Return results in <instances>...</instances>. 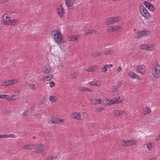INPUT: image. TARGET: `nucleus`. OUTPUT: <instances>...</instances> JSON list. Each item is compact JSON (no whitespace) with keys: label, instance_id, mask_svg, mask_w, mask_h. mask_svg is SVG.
<instances>
[{"label":"nucleus","instance_id":"48","mask_svg":"<svg viewBox=\"0 0 160 160\" xmlns=\"http://www.w3.org/2000/svg\"><path fill=\"white\" fill-rule=\"evenodd\" d=\"M104 110V108H100L96 109L97 112H100Z\"/></svg>","mask_w":160,"mask_h":160},{"label":"nucleus","instance_id":"20","mask_svg":"<svg viewBox=\"0 0 160 160\" xmlns=\"http://www.w3.org/2000/svg\"><path fill=\"white\" fill-rule=\"evenodd\" d=\"M96 68L95 66H92L87 68L85 71L87 72H93L96 70Z\"/></svg>","mask_w":160,"mask_h":160},{"label":"nucleus","instance_id":"14","mask_svg":"<svg viewBox=\"0 0 160 160\" xmlns=\"http://www.w3.org/2000/svg\"><path fill=\"white\" fill-rule=\"evenodd\" d=\"M113 113L115 116H118L123 114L124 111L122 110H114Z\"/></svg>","mask_w":160,"mask_h":160},{"label":"nucleus","instance_id":"45","mask_svg":"<svg viewBox=\"0 0 160 160\" xmlns=\"http://www.w3.org/2000/svg\"><path fill=\"white\" fill-rule=\"evenodd\" d=\"M107 67L106 65L102 68V72H105L107 71Z\"/></svg>","mask_w":160,"mask_h":160},{"label":"nucleus","instance_id":"18","mask_svg":"<svg viewBox=\"0 0 160 160\" xmlns=\"http://www.w3.org/2000/svg\"><path fill=\"white\" fill-rule=\"evenodd\" d=\"M121 84V83L119 82L116 86H113L112 89V91L114 92H117L118 91V89L120 87Z\"/></svg>","mask_w":160,"mask_h":160},{"label":"nucleus","instance_id":"24","mask_svg":"<svg viewBox=\"0 0 160 160\" xmlns=\"http://www.w3.org/2000/svg\"><path fill=\"white\" fill-rule=\"evenodd\" d=\"M155 49V46L154 45H148V50L152 51Z\"/></svg>","mask_w":160,"mask_h":160},{"label":"nucleus","instance_id":"10","mask_svg":"<svg viewBox=\"0 0 160 160\" xmlns=\"http://www.w3.org/2000/svg\"><path fill=\"white\" fill-rule=\"evenodd\" d=\"M147 32L145 31H140L137 32L138 34L137 39L140 38L142 37L145 36L147 34Z\"/></svg>","mask_w":160,"mask_h":160},{"label":"nucleus","instance_id":"39","mask_svg":"<svg viewBox=\"0 0 160 160\" xmlns=\"http://www.w3.org/2000/svg\"><path fill=\"white\" fill-rule=\"evenodd\" d=\"M128 145H132L134 144V143L133 142V141L132 140H128L127 141Z\"/></svg>","mask_w":160,"mask_h":160},{"label":"nucleus","instance_id":"37","mask_svg":"<svg viewBox=\"0 0 160 160\" xmlns=\"http://www.w3.org/2000/svg\"><path fill=\"white\" fill-rule=\"evenodd\" d=\"M57 157L56 156H50L47 158V160H52L53 159H56Z\"/></svg>","mask_w":160,"mask_h":160},{"label":"nucleus","instance_id":"38","mask_svg":"<svg viewBox=\"0 0 160 160\" xmlns=\"http://www.w3.org/2000/svg\"><path fill=\"white\" fill-rule=\"evenodd\" d=\"M7 138L9 137V138H15L16 137V136L14 134H10L9 135L7 134Z\"/></svg>","mask_w":160,"mask_h":160},{"label":"nucleus","instance_id":"25","mask_svg":"<svg viewBox=\"0 0 160 160\" xmlns=\"http://www.w3.org/2000/svg\"><path fill=\"white\" fill-rule=\"evenodd\" d=\"M96 30L94 29L89 30L88 31H86L85 33V34L86 35L91 34L93 32H96Z\"/></svg>","mask_w":160,"mask_h":160},{"label":"nucleus","instance_id":"12","mask_svg":"<svg viewBox=\"0 0 160 160\" xmlns=\"http://www.w3.org/2000/svg\"><path fill=\"white\" fill-rule=\"evenodd\" d=\"M143 67L144 66L143 65L139 66L136 69L137 72L141 74H143V72L144 71V69H143Z\"/></svg>","mask_w":160,"mask_h":160},{"label":"nucleus","instance_id":"35","mask_svg":"<svg viewBox=\"0 0 160 160\" xmlns=\"http://www.w3.org/2000/svg\"><path fill=\"white\" fill-rule=\"evenodd\" d=\"M35 152H37V153H42V152H44L45 153V149H42L41 150H36L35 151Z\"/></svg>","mask_w":160,"mask_h":160},{"label":"nucleus","instance_id":"29","mask_svg":"<svg viewBox=\"0 0 160 160\" xmlns=\"http://www.w3.org/2000/svg\"><path fill=\"white\" fill-rule=\"evenodd\" d=\"M93 102L95 104H98L101 103V99H95L93 100Z\"/></svg>","mask_w":160,"mask_h":160},{"label":"nucleus","instance_id":"50","mask_svg":"<svg viewBox=\"0 0 160 160\" xmlns=\"http://www.w3.org/2000/svg\"><path fill=\"white\" fill-rule=\"evenodd\" d=\"M7 81V82H8L7 84L8 86H9L11 85L12 84V80H8Z\"/></svg>","mask_w":160,"mask_h":160},{"label":"nucleus","instance_id":"42","mask_svg":"<svg viewBox=\"0 0 160 160\" xmlns=\"http://www.w3.org/2000/svg\"><path fill=\"white\" fill-rule=\"evenodd\" d=\"M53 75H50L48 76H46L47 78V81L49 80L52 79V78Z\"/></svg>","mask_w":160,"mask_h":160},{"label":"nucleus","instance_id":"57","mask_svg":"<svg viewBox=\"0 0 160 160\" xmlns=\"http://www.w3.org/2000/svg\"><path fill=\"white\" fill-rule=\"evenodd\" d=\"M122 68L121 67H119L118 69V72L121 71L122 70Z\"/></svg>","mask_w":160,"mask_h":160},{"label":"nucleus","instance_id":"2","mask_svg":"<svg viewBox=\"0 0 160 160\" xmlns=\"http://www.w3.org/2000/svg\"><path fill=\"white\" fill-rule=\"evenodd\" d=\"M152 72L154 77L158 78L160 77V65L158 62L156 61L152 64Z\"/></svg>","mask_w":160,"mask_h":160},{"label":"nucleus","instance_id":"3","mask_svg":"<svg viewBox=\"0 0 160 160\" xmlns=\"http://www.w3.org/2000/svg\"><path fill=\"white\" fill-rule=\"evenodd\" d=\"M123 100L122 98H121V97L120 96L118 97L115 98L112 100H107L106 101V104L109 105L115 103H120L122 102Z\"/></svg>","mask_w":160,"mask_h":160},{"label":"nucleus","instance_id":"43","mask_svg":"<svg viewBox=\"0 0 160 160\" xmlns=\"http://www.w3.org/2000/svg\"><path fill=\"white\" fill-rule=\"evenodd\" d=\"M30 88L32 90H34L35 89V85L34 84H31L30 85Z\"/></svg>","mask_w":160,"mask_h":160},{"label":"nucleus","instance_id":"31","mask_svg":"<svg viewBox=\"0 0 160 160\" xmlns=\"http://www.w3.org/2000/svg\"><path fill=\"white\" fill-rule=\"evenodd\" d=\"M22 148L24 149H31V146L30 145H23L22 146Z\"/></svg>","mask_w":160,"mask_h":160},{"label":"nucleus","instance_id":"49","mask_svg":"<svg viewBox=\"0 0 160 160\" xmlns=\"http://www.w3.org/2000/svg\"><path fill=\"white\" fill-rule=\"evenodd\" d=\"M7 84V81H4L2 82V85L3 86H8V85Z\"/></svg>","mask_w":160,"mask_h":160},{"label":"nucleus","instance_id":"15","mask_svg":"<svg viewBox=\"0 0 160 160\" xmlns=\"http://www.w3.org/2000/svg\"><path fill=\"white\" fill-rule=\"evenodd\" d=\"M151 111V109L149 107H146L145 109H144L143 113L145 115L148 114Z\"/></svg>","mask_w":160,"mask_h":160},{"label":"nucleus","instance_id":"60","mask_svg":"<svg viewBox=\"0 0 160 160\" xmlns=\"http://www.w3.org/2000/svg\"><path fill=\"white\" fill-rule=\"evenodd\" d=\"M31 147H32L33 148L36 149V148H35V147H36V144L32 145H31Z\"/></svg>","mask_w":160,"mask_h":160},{"label":"nucleus","instance_id":"11","mask_svg":"<svg viewBox=\"0 0 160 160\" xmlns=\"http://www.w3.org/2000/svg\"><path fill=\"white\" fill-rule=\"evenodd\" d=\"M51 71V68L48 65H46L43 67V72L46 74L49 73Z\"/></svg>","mask_w":160,"mask_h":160},{"label":"nucleus","instance_id":"22","mask_svg":"<svg viewBox=\"0 0 160 160\" xmlns=\"http://www.w3.org/2000/svg\"><path fill=\"white\" fill-rule=\"evenodd\" d=\"M45 145L44 144L37 143L36 144V149L41 148L45 147Z\"/></svg>","mask_w":160,"mask_h":160},{"label":"nucleus","instance_id":"32","mask_svg":"<svg viewBox=\"0 0 160 160\" xmlns=\"http://www.w3.org/2000/svg\"><path fill=\"white\" fill-rule=\"evenodd\" d=\"M15 96H11L9 98H8V97H7V100L8 101H10L15 100Z\"/></svg>","mask_w":160,"mask_h":160},{"label":"nucleus","instance_id":"6","mask_svg":"<svg viewBox=\"0 0 160 160\" xmlns=\"http://www.w3.org/2000/svg\"><path fill=\"white\" fill-rule=\"evenodd\" d=\"M57 13L58 15L61 18H62L64 17L65 13L64 9L62 5H60L58 7L57 9Z\"/></svg>","mask_w":160,"mask_h":160},{"label":"nucleus","instance_id":"61","mask_svg":"<svg viewBox=\"0 0 160 160\" xmlns=\"http://www.w3.org/2000/svg\"><path fill=\"white\" fill-rule=\"evenodd\" d=\"M36 138V137L35 136H33V139H35Z\"/></svg>","mask_w":160,"mask_h":160},{"label":"nucleus","instance_id":"5","mask_svg":"<svg viewBox=\"0 0 160 160\" xmlns=\"http://www.w3.org/2000/svg\"><path fill=\"white\" fill-rule=\"evenodd\" d=\"M140 12L141 14L146 18L148 19L150 16L147 9L143 6H141L140 8Z\"/></svg>","mask_w":160,"mask_h":160},{"label":"nucleus","instance_id":"40","mask_svg":"<svg viewBox=\"0 0 160 160\" xmlns=\"http://www.w3.org/2000/svg\"><path fill=\"white\" fill-rule=\"evenodd\" d=\"M147 148L149 150H151L152 148V144L150 143H149L146 145Z\"/></svg>","mask_w":160,"mask_h":160},{"label":"nucleus","instance_id":"16","mask_svg":"<svg viewBox=\"0 0 160 160\" xmlns=\"http://www.w3.org/2000/svg\"><path fill=\"white\" fill-rule=\"evenodd\" d=\"M65 2L68 8L70 9V8L73 5L72 2L71 0H65Z\"/></svg>","mask_w":160,"mask_h":160},{"label":"nucleus","instance_id":"33","mask_svg":"<svg viewBox=\"0 0 160 160\" xmlns=\"http://www.w3.org/2000/svg\"><path fill=\"white\" fill-rule=\"evenodd\" d=\"M97 81H95V83L93 81H92V82H89L88 83L89 85H92V86L96 85L97 86H98V85L97 83Z\"/></svg>","mask_w":160,"mask_h":160},{"label":"nucleus","instance_id":"7","mask_svg":"<svg viewBox=\"0 0 160 160\" xmlns=\"http://www.w3.org/2000/svg\"><path fill=\"white\" fill-rule=\"evenodd\" d=\"M83 114L84 113L80 114L77 112H74L71 114V116L73 118L82 120L84 118Z\"/></svg>","mask_w":160,"mask_h":160},{"label":"nucleus","instance_id":"19","mask_svg":"<svg viewBox=\"0 0 160 160\" xmlns=\"http://www.w3.org/2000/svg\"><path fill=\"white\" fill-rule=\"evenodd\" d=\"M78 76V73L77 72H75L74 73L69 75L68 77V78L70 79H72L76 78Z\"/></svg>","mask_w":160,"mask_h":160},{"label":"nucleus","instance_id":"44","mask_svg":"<svg viewBox=\"0 0 160 160\" xmlns=\"http://www.w3.org/2000/svg\"><path fill=\"white\" fill-rule=\"evenodd\" d=\"M34 117L40 119L41 118V115L39 114H36L34 115Z\"/></svg>","mask_w":160,"mask_h":160},{"label":"nucleus","instance_id":"9","mask_svg":"<svg viewBox=\"0 0 160 160\" xmlns=\"http://www.w3.org/2000/svg\"><path fill=\"white\" fill-rule=\"evenodd\" d=\"M121 28L120 26H111L109 27L107 31L109 32H112L116 31L120 29Z\"/></svg>","mask_w":160,"mask_h":160},{"label":"nucleus","instance_id":"30","mask_svg":"<svg viewBox=\"0 0 160 160\" xmlns=\"http://www.w3.org/2000/svg\"><path fill=\"white\" fill-rule=\"evenodd\" d=\"M120 144L123 147L127 146H128L127 141H122V142H121Z\"/></svg>","mask_w":160,"mask_h":160},{"label":"nucleus","instance_id":"13","mask_svg":"<svg viewBox=\"0 0 160 160\" xmlns=\"http://www.w3.org/2000/svg\"><path fill=\"white\" fill-rule=\"evenodd\" d=\"M128 75L132 78H134L138 79L139 78L137 74L133 72H130L129 73H128Z\"/></svg>","mask_w":160,"mask_h":160},{"label":"nucleus","instance_id":"62","mask_svg":"<svg viewBox=\"0 0 160 160\" xmlns=\"http://www.w3.org/2000/svg\"><path fill=\"white\" fill-rule=\"evenodd\" d=\"M156 158H155V159H156Z\"/></svg>","mask_w":160,"mask_h":160},{"label":"nucleus","instance_id":"53","mask_svg":"<svg viewBox=\"0 0 160 160\" xmlns=\"http://www.w3.org/2000/svg\"><path fill=\"white\" fill-rule=\"evenodd\" d=\"M50 85L51 87H52L54 86L55 83L53 82H50Z\"/></svg>","mask_w":160,"mask_h":160},{"label":"nucleus","instance_id":"56","mask_svg":"<svg viewBox=\"0 0 160 160\" xmlns=\"http://www.w3.org/2000/svg\"><path fill=\"white\" fill-rule=\"evenodd\" d=\"M55 121L56 122H58L57 123H59L60 122L62 121V120H59V119L58 118H55Z\"/></svg>","mask_w":160,"mask_h":160},{"label":"nucleus","instance_id":"27","mask_svg":"<svg viewBox=\"0 0 160 160\" xmlns=\"http://www.w3.org/2000/svg\"><path fill=\"white\" fill-rule=\"evenodd\" d=\"M140 48L144 50H148V45H141L139 46Z\"/></svg>","mask_w":160,"mask_h":160},{"label":"nucleus","instance_id":"26","mask_svg":"<svg viewBox=\"0 0 160 160\" xmlns=\"http://www.w3.org/2000/svg\"><path fill=\"white\" fill-rule=\"evenodd\" d=\"M69 41H76L77 40V38L75 36H71L69 38H68Z\"/></svg>","mask_w":160,"mask_h":160},{"label":"nucleus","instance_id":"1","mask_svg":"<svg viewBox=\"0 0 160 160\" xmlns=\"http://www.w3.org/2000/svg\"><path fill=\"white\" fill-rule=\"evenodd\" d=\"M51 35L55 42L58 44H60L62 42V35L60 30H54L52 31Z\"/></svg>","mask_w":160,"mask_h":160},{"label":"nucleus","instance_id":"52","mask_svg":"<svg viewBox=\"0 0 160 160\" xmlns=\"http://www.w3.org/2000/svg\"><path fill=\"white\" fill-rule=\"evenodd\" d=\"M7 134L0 135V138H7Z\"/></svg>","mask_w":160,"mask_h":160},{"label":"nucleus","instance_id":"51","mask_svg":"<svg viewBox=\"0 0 160 160\" xmlns=\"http://www.w3.org/2000/svg\"><path fill=\"white\" fill-rule=\"evenodd\" d=\"M55 120H56L55 118H53V119H52L50 120V121L52 123H57L58 122H56Z\"/></svg>","mask_w":160,"mask_h":160},{"label":"nucleus","instance_id":"47","mask_svg":"<svg viewBox=\"0 0 160 160\" xmlns=\"http://www.w3.org/2000/svg\"><path fill=\"white\" fill-rule=\"evenodd\" d=\"M28 110H26L22 114L24 116H26L28 115Z\"/></svg>","mask_w":160,"mask_h":160},{"label":"nucleus","instance_id":"21","mask_svg":"<svg viewBox=\"0 0 160 160\" xmlns=\"http://www.w3.org/2000/svg\"><path fill=\"white\" fill-rule=\"evenodd\" d=\"M102 54V53L101 52H93L92 53V56L94 58H96L98 56H99Z\"/></svg>","mask_w":160,"mask_h":160},{"label":"nucleus","instance_id":"17","mask_svg":"<svg viewBox=\"0 0 160 160\" xmlns=\"http://www.w3.org/2000/svg\"><path fill=\"white\" fill-rule=\"evenodd\" d=\"M79 90L82 92L83 91H88L89 92H91L92 91L88 88H87L84 87H81L79 88Z\"/></svg>","mask_w":160,"mask_h":160},{"label":"nucleus","instance_id":"28","mask_svg":"<svg viewBox=\"0 0 160 160\" xmlns=\"http://www.w3.org/2000/svg\"><path fill=\"white\" fill-rule=\"evenodd\" d=\"M112 21L113 23L117 22L120 20V19L118 17H115L112 18Z\"/></svg>","mask_w":160,"mask_h":160},{"label":"nucleus","instance_id":"58","mask_svg":"<svg viewBox=\"0 0 160 160\" xmlns=\"http://www.w3.org/2000/svg\"><path fill=\"white\" fill-rule=\"evenodd\" d=\"M46 78V76H44L42 78V80L43 81H45L47 80V78Z\"/></svg>","mask_w":160,"mask_h":160},{"label":"nucleus","instance_id":"34","mask_svg":"<svg viewBox=\"0 0 160 160\" xmlns=\"http://www.w3.org/2000/svg\"><path fill=\"white\" fill-rule=\"evenodd\" d=\"M56 98L55 97H53V96H51L49 97V100L50 101L52 102H55V101L54 98Z\"/></svg>","mask_w":160,"mask_h":160},{"label":"nucleus","instance_id":"46","mask_svg":"<svg viewBox=\"0 0 160 160\" xmlns=\"http://www.w3.org/2000/svg\"><path fill=\"white\" fill-rule=\"evenodd\" d=\"M3 17H5V18H4V19H5V20H10L9 19L10 18L8 16H6V15H4L3 17H2V21L3 22Z\"/></svg>","mask_w":160,"mask_h":160},{"label":"nucleus","instance_id":"55","mask_svg":"<svg viewBox=\"0 0 160 160\" xmlns=\"http://www.w3.org/2000/svg\"><path fill=\"white\" fill-rule=\"evenodd\" d=\"M12 84H16L17 82V80L15 79V80H12Z\"/></svg>","mask_w":160,"mask_h":160},{"label":"nucleus","instance_id":"54","mask_svg":"<svg viewBox=\"0 0 160 160\" xmlns=\"http://www.w3.org/2000/svg\"><path fill=\"white\" fill-rule=\"evenodd\" d=\"M106 67H107V68H110L112 67L113 65L112 64H110L109 65H108V64L106 65Z\"/></svg>","mask_w":160,"mask_h":160},{"label":"nucleus","instance_id":"59","mask_svg":"<svg viewBox=\"0 0 160 160\" xmlns=\"http://www.w3.org/2000/svg\"><path fill=\"white\" fill-rule=\"evenodd\" d=\"M159 140H160V134L157 137L156 141H158Z\"/></svg>","mask_w":160,"mask_h":160},{"label":"nucleus","instance_id":"41","mask_svg":"<svg viewBox=\"0 0 160 160\" xmlns=\"http://www.w3.org/2000/svg\"><path fill=\"white\" fill-rule=\"evenodd\" d=\"M112 52L111 50H109L105 52L104 54L107 55H110L112 54Z\"/></svg>","mask_w":160,"mask_h":160},{"label":"nucleus","instance_id":"8","mask_svg":"<svg viewBox=\"0 0 160 160\" xmlns=\"http://www.w3.org/2000/svg\"><path fill=\"white\" fill-rule=\"evenodd\" d=\"M144 4L146 7L149 10L153 12H154L155 10V8L154 7V6L152 5L151 3L145 1L144 2Z\"/></svg>","mask_w":160,"mask_h":160},{"label":"nucleus","instance_id":"23","mask_svg":"<svg viewBox=\"0 0 160 160\" xmlns=\"http://www.w3.org/2000/svg\"><path fill=\"white\" fill-rule=\"evenodd\" d=\"M106 21V23L107 25H110V24L113 23L112 18H107Z\"/></svg>","mask_w":160,"mask_h":160},{"label":"nucleus","instance_id":"36","mask_svg":"<svg viewBox=\"0 0 160 160\" xmlns=\"http://www.w3.org/2000/svg\"><path fill=\"white\" fill-rule=\"evenodd\" d=\"M8 97V95H0V99H7V97Z\"/></svg>","mask_w":160,"mask_h":160},{"label":"nucleus","instance_id":"4","mask_svg":"<svg viewBox=\"0 0 160 160\" xmlns=\"http://www.w3.org/2000/svg\"><path fill=\"white\" fill-rule=\"evenodd\" d=\"M5 18L3 17V24L5 25L14 26L16 25L18 22V20H5Z\"/></svg>","mask_w":160,"mask_h":160}]
</instances>
